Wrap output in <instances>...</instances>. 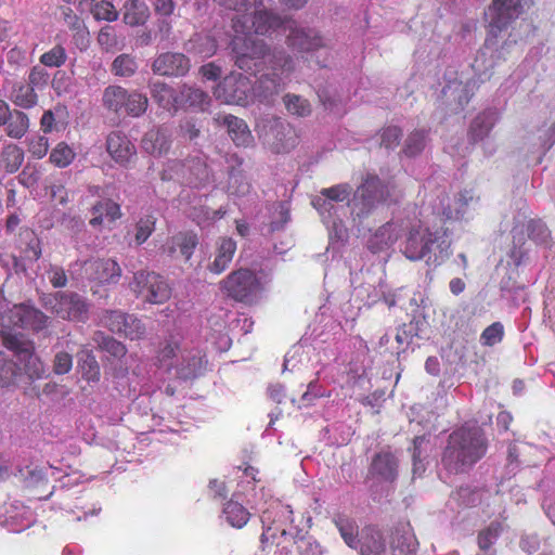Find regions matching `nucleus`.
Instances as JSON below:
<instances>
[{
  "label": "nucleus",
  "mask_w": 555,
  "mask_h": 555,
  "mask_svg": "<svg viewBox=\"0 0 555 555\" xmlns=\"http://www.w3.org/2000/svg\"><path fill=\"white\" fill-rule=\"evenodd\" d=\"M528 0H492L485 13L488 22L489 34L485 42L482 55L492 51L496 44L498 34L505 29L514 20L518 18L525 11Z\"/></svg>",
  "instance_id": "9d476101"
},
{
  "label": "nucleus",
  "mask_w": 555,
  "mask_h": 555,
  "mask_svg": "<svg viewBox=\"0 0 555 555\" xmlns=\"http://www.w3.org/2000/svg\"><path fill=\"white\" fill-rule=\"evenodd\" d=\"M198 244L197 235L191 231L179 232L163 246V251L170 257L181 256L189 260Z\"/></svg>",
  "instance_id": "4be33fe9"
},
{
  "label": "nucleus",
  "mask_w": 555,
  "mask_h": 555,
  "mask_svg": "<svg viewBox=\"0 0 555 555\" xmlns=\"http://www.w3.org/2000/svg\"><path fill=\"white\" fill-rule=\"evenodd\" d=\"M441 93L450 105H452L453 102L455 103V107L453 108L454 111L463 109L472 96L469 83H464L462 80H459L456 73L449 74Z\"/></svg>",
  "instance_id": "5701e85b"
},
{
  "label": "nucleus",
  "mask_w": 555,
  "mask_h": 555,
  "mask_svg": "<svg viewBox=\"0 0 555 555\" xmlns=\"http://www.w3.org/2000/svg\"><path fill=\"white\" fill-rule=\"evenodd\" d=\"M40 304L46 310L63 320L85 322L88 319L87 300L74 292L42 294Z\"/></svg>",
  "instance_id": "f8f14e48"
},
{
  "label": "nucleus",
  "mask_w": 555,
  "mask_h": 555,
  "mask_svg": "<svg viewBox=\"0 0 555 555\" xmlns=\"http://www.w3.org/2000/svg\"><path fill=\"white\" fill-rule=\"evenodd\" d=\"M180 106L188 105L204 111L209 104V96L201 89L183 86L179 94Z\"/></svg>",
  "instance_id": "49530a36"
},
{
  "label": "nucleus",
  "mask_w": 555,
  "mask_h": 555,
  "mask_svg": "<svg viewBox=\"0 0 555 555\" xmlns=\"http://www.w3.org/2000/svg\"><path fill=\"white\" fill-rule=\"evenodd\" d=\"M121 217L120 206L112 199H101L92 207L90 224L94 228L104 222L113 223Z\"/></svg>",
  "instance_id": "473e14b6"
},
{
  "label": "nucleus",
  "mask_w": 555,
  "mask_h": 555,
  "mask_svg": "<svg viewBox=\"0 0 555 555\" xmlns=\"http://www.w3.org/2000/svg\"><path fill=\"white\" fill-rule=\"evenodd\" d=\"M418 542L409 525L401 526L391 535L390 548L393 554L415 555Z\"/></svg>",
  "instance_id": "c756f323"
},
{
  "label": "nucleus",
  "mask_w": 555,
  "mask_h": 555,
  "mask_svg": "<svg viewBox=\"0 0 555 555\" xmlns=\"http://www.w3.org/2000/svg\"><path fill=\"white\" fill-rule=\"evenodd\" d=\"M26 145L28 153L36 159H42L49 151V139L47 134L35 132L27 137Z\"/></svg>",
  "instance_id": "5fc2aeb1"
},
{
  "label": "nucleus",
  "mask_w": 555,
  "mask_h": 555,
  "mask_svg": "<svg viewBox=\"0 0 555 555\" xmlns=\"http://www.w3.org/2000/svg\"><path fill=\"white\" fill-rule=\"evenodd\" d=\"M9 99L15 108L23 111L34 108L39 102L37 90L26 81L14 82Z\"/></svg>",
  "instance_id": "c85d7f7f"
},
{
  "label": "nucleus",
  "mask_w": 555,
  "mask_h": 555,
  "mask_svg": "<svg viewBox=\"0 0 555 555\" xmlns=\"http://www.w3.org/2000/svg\"><path fill=\"white\" fill-rule=\"evenodd\" d=\"M152 98L157 104L168 112H176L180 107L179 94L160 81H154L150 85Z\"/></svg>",
  "instance_id": "f704fd0d"
},
{
  "label": "nucleus",
  "mask_w": 555,
  "mask_h": 555,
  "mask_svg": "<svg viewBox=\"0 0 555 555\" xmlns=\"http://www.w3.org/2000/svg\"><path fill=\"white\" fill-rule=\"evenodd\" d=\"M3 345L7 349L12 350L20 361H26L25 371L31 377H40L41 375V363L31 351V346L28 343L23 341L15 335H8L3 337Z\"/></svg>",
  "instance_id": "aec40b11"
},
{
  "label": "nucleus",
  "mask_w": 555,
  "mask_h": 555,
  "mask_svg": "<svg viewBox=\"0 0 555 555\" xmlns=\"http://www.w3.org/2000/svg\"><path fill=\"white\" fill-rule=\"evenodd\" d=\"M429 444V440L426 436H417L413 440V475L421 476L425 472L424 460L426 457V451Z\"/></svg>",
  "instance_id": "603ef678"
},
{
  "label": "nucleus",
  "mask_w": 555,
  "mask_h": 555,
  "mask_svg": "<svg viewBox=\"0 0 555 555\" xmlns=\"http://www.w3.org/2000/svg\"><path fill=\"white\" fill-rule=\"evenodd\" d=\"M127 313L121 311H106L101 319L102 324L111 332L120 334L121 328L125 326Z\"/></svg>",
  "instance_id": "338daca9"
},
{
  "label": "nucleus",
  "mask_w": 555,
  "mask_h": 555,
  "mask_svg": "<svg viewBox=\"0 0 555 555\" xmlns=\"http://www.w3.org/2000/svg\"><path fill=\"white\" fill-rule=\"evenodd\" d=\"M156 218L153 215L141 217L134 225V242L142 245L155 230Z\"/></svg>",
  "instance_id": "6e6d98bb"
},
{
  "label": "nucleus",
  "mask_w": 555,
  "mask_h": 555,
  "mask_svg": "<svg viewBox=\"0 0 555 555\" xmlns=\"http://www.w3.org/2000/svg\"><path fill=\"white\" fill-rule=\"evenodd\" d=\"M179 350V341L170 336L159 348L156 356V365L165 371H170L175 366V359Z\"/></svg>",
  "instance_id": "a18cd8bd"
},
{
  "label": "nucleus",
  "mask_w": 555,
  "mask_h": 555,
  "mask_svg": "<svg viewBox=\"0 0 555 555\" xmlns=\"http://www.w3.org/2000/svg\"><path fill=\"white\" fill-rule=\"evenodd\" d=\"M79 7L81 11L89 9L96 21L114 22L118 18L117 10L106 0H80Z\"/></svg>",
  "instance_id": "a19ab883"
},
{
  "label": "nucleus",
  "mask_w": 555,
  "mask_h": 555,
  "mask_svg": "<svg viewBox=\"0 0 555 555\" xmlns=\"http://www.w3.org/2000/svg\"><path fill=\"white\" fill-rule=\"evenodd\" d=\"M504 336V327L502 323L494 322L483 330L480 335V344L483 346L492 347L499 344Z\"/></svg>",
  "instance_id": "e2e57ef3"
},
{
  "label": "nucleus",
  "mask_w": 555,
  "mask_h": 555,
  "mask_svg": "<svg viewBox=\"0 0 555 555\" xmlns=\"http://www.w3.org/2000/svg\"><path fill=\"white\" fill-rule=\"evenodd\" d=\"M49 80V73L42 66L35 65L30 68L26 82L33 86L37 91H42L47 88Z\"/></svg>",
  "instance_id": "0e129e2a"
},
{
  "label": "nucleus",
  "mask_w": 555,
  "mask_h": 555,
  "mask_svg": "<svg viewBox=\"0 0 555 555\" xmlns=\"http://www.w3.org/2000/svg\"><path fill=\"white\" fill-rule=\"evenodd\" d=\"M325 199L326 196L320 193L311 203L328 230L331 246L336 248V245L343 244L348 237L347 224L344 222V217H346L348 209L345 205Z\"/></svg>",
  "instance_id": "ddd939ff"
},
{
  "label": "nucleus",
  "mask_w": 555,
  "mask_h": 555,
  "mask_svg": "<svg viewBox=\"0 0 555 555\" xmlns=\"http://www.w3.org/2000/svg\"><path fill=\"white\" fill-rule=\"evenodd\" d=\"M206 361L199 353L186 358L177 367V374L182 379H191L202 374Z\"/></svg>",
  "instance_id": "de8ad7c7"
},
{
  "label": "nucleus",
  "mask_w": 555,
  "mask_h": 555,
  "mask_svg": "<svg viewBox=\"0 0 555 555\" xmlns=\"http://www.w3.org/2000/svg\"><path fill=\"white\" fill-rule=\"evenodd\" d=\"M73 367V356L66 351H59L54 356L53 372L57 375L68 373Z\"/></svg>",
  "instance_id": "774afa93"
},
{
  "label": "nucleus",
  "mask_w": 555,
  "mask_h": 555,
  "mask_svg": "<svg viewBox=\"0 0 555 555\" xmlns=\"http://www.w3.org/2000/svg\"><path fill=\"white\" fill-rule=\"evenodd\" d=\"M106 150L111 157L120 165L129 163L135 154L134 144L127 135L119 131H114L108 134Z\"/></svg>",
  "instance_id": "b1692460"
},
{
  "label": "nucleus",
  "mask_w": 555,
  "mask_h": 555,
  "mask_svg": "<svg viewBox=\"0 0 555 555\" xmlns=\"http://www.w3.org/2000/svg\"><path fill=\"white\" fill-rule=\"evenodd\" d=\"M24 162V151L15 143H7L0 152V167L7 172H16Z\"/></svg>",
  "instance_id": "79ce46f5"
},
{
  "label": "nucleus",
  "mask_w": 555,
  "mask_h": 555,
  "mask_svg": "<svg viewBox=\"0 0 555 555\" xmlns=\"http://www.w3.org/2000/svg\"><path fill=\"white\" fill-rule=\"evenodd\" d=\"M150 17V9L144 1L128 0L124 5V22L129 26L145 24Z\"/></svg>",
  "instance_id": "ea45409f"
},
{
  "label": "nucleus",
  "mask_w": 555,
  "mask_h": 555,
  "mask_svg": "<svg viewBox=\"0 0 555 555\" xmlns=\"http://www.w3.org/2000/svg\"><path fill=\"white\" fill-rule=\"evenodd\" d=\"M452 500L456 501L460 506L470 507L480 500V493L469 486L461 487L455 493H453Z\"/></svg>",
  "instance_id": "69168bd1"
},
{
  "label": "nucleus",
  "mask_w": 555,
  "mask_h": 555,
  "mask_svg": "<svg viewBox=\"0 0 555 555\" xmlns=\"http://www.w3.org/2000/svg\"><path fill=\"white\" fill-rule=\"evenodd\" d=\"M370 474L379 482H393L398 476V460L390 452H379L372 461Z\"/></svg>",
  "instance_id": "412c9836"
},
{
  "label": "nucleus",
  "mask_w": 555,
  "mask_h": 555,
  "mask_svg": "<svg viewBox=\"0 0 555 555\" xmlns=\"http://www.w3.org/2000/svg\"><path fill=\"white\" fill-rule=\"evenodd\" d=\"M333 522L345 543L351 548H358L360 538L356 520L344 514H337L333 517Z\"/></svg>",
  "instance_id": "4c0bfd02"
},
{
  "label": "nucleus",
  "mask_w": 555,
  "mask_h": 555,
  "mask_svg": "<svg viewBox=\"0 0 555 555\" xmlns=\"http://www.w3.org/2000/svg\"><path fill=\"white\" fill-rule=\"evenodd\" d=\"M236 251V242L231 237H222L217 242L215 258L208 270L215 274L222 273L231 263Z\"/></svg>",
  "instance_id": "7c9ffc66"
},
{
  "label": "nucleus",
  "mask_w": 555,
  "mask_h": 555,
  "mask_svg": "<svg viewBox=\"0 0 555 555\" xmlns=\"http://www.w3.org/2000/svg\"><path fill=\"white\" fill-rule=\"evenodd\" d=\"M222 125L227 126L228 132L236 146H249L254 138L247 124L233 115H223L217 118Z\"/></svg>",
  "instance_id": "bb28decb"
},
{
  "label": "nucleus",
  "mask_w": 555,
  "mask_h": 555,
  "mask_svg": "<svg viewBox=\"0 0 555 555\" xmlns=\"http://www.w3.org/2000/svg\"><path fill=\"white\" fill-rule=\"evenodd\" d=\"M78 367L85 380L88 383L99 382L100 366L92 351L83 349L78 353Z\"/></svg>",
  "instance_id": "c03bdc74"
},
{
  "label": "nucleus",
  "mask_w": 555,
  "mask_h": 555,
  "mask_svg": "<svg viewBox=\"0 0 555 555\" xmlns=\"http://www.w3.org/2000/svg\"><path fill=\"white\" fill-rule=\"evenodd\" d=\"M75 157L74 149L66 142H60L51 150L49 159L54 166L65 168L73 163Z\"/></svg>",
  "instance_id": "3c124183"
},
{
  "label": "nucleus",
  "mask_w": 555,
  "mask_h": 555,
  "mask_svg": "<svg viewBox=\"0 0 555 555\" xmlns=\"http://www.w3.org/2000/svg\"><path fill=\"white\" fill-rule=\"evenodd\" d=\"M499 120L496 109H486L475 117L469 128V138L473 142L481 141L488 137Z\"/></svg>",
  "instance_id": "2f4dec72"
},
{
  "label": "nucleus",
  "mask_w": 555,
  "mask_h": 555,
  "mask_svg": "<svg viewBox=\"0 0 555 555\" xmlns=\"http://www.w3.org/2000/svg\"><path fill=\"white\" fill-rule=\"evenodd\" d=\"M393 189L391 182L385 183L379 177L367 175L363 182L358 186L350 199L352 186L348 183H339L331 188L321 190V194L326 196L325 201L336 202L345 205L350 212L353 222L352 227H362V221L372 215L377 207L387 201Z\"/></svg>",
  "instance_id": "7ed1b4c3"
},
{
  "label": "nucleus",
  "mask_w": 555,
  "mask_h": 555,
  "mask_svg": "<svg viewBox=\"0 0 555 555\" xmlns=\"http://www.w3.org/2000/svg\"><path fill=\"white\" fill-rule=\"evenodd\" d=\"M138 69V63L134 56L130 54H120L112 63V73L118 77H131Z\"/></svg>",
  "instance_id": "864d4df0"
},
{
  "label": "nucleus",
  "mask_w": 555,
  "mask_h": 555,
  "mask_svg": "<svg viewBox=\"0 0 555 555\" xmlns=\"http://www.w3.org/2000/svg\"><path fill=\"white\" fill-rule=\"evenodd\" d=\"M487 447L482 429L466 424L449 436L441 464L450 474L464 473L483 457Z\"/></svg>",
  "instance_id": "423d86ee"
},
{
  "label": "nucleus",
  "mask_w": 555,
  "mask_h": 555,
  "mask_svg": "<svg viewBox=\"0 0 555 555\" xmlns=\"http://www.w3.org/2000/svg\"><path fill=\"white\" fill-rule=\"evenodd\" d=\"M33 521L31 511L20 502H13L0 507V526L9 531L21 532Z\"/></svg>",
  "instance_id": "a211bd4d"
},
{
  "label": "nucleus",
  "mask_w": 555,
  "mask_h": 555,
  "mask_svg": "<svg viewBox=\"0 0 555 555\" xmlns=\"http://www.w3.org/2000/svg\"><path fill=\"white\" fill-rule=\"evenodd\" d=\"M361 555H387L386 539L382 531L373 527L362 529L358 544Z\"/></svg>",
  "instance_id": "a878e982"
},
{
  "label": "nucleus",
  "mask_w": 555,
  "mask_h": 555,
  "mask_svg": "<svg viewBox=\"0 0 555 555\" xmlns=\"http://www.w3.org/2000/svg\"><path fill=\"white\" fill-rule=\"evenodd\" d=\"M427 133L425 130L413 131L405 140L403 153L409 157L418 155L426 146Z\"/></svg>",
  "instance_id": "4d7b16f0"
},
{
  "label": "nucleus",
  "mask_w": 555,
  "mask_h": 555,
  "mask_svg": "<svg viewBox=\"0 0 555 555\" xmlns=\"http://www.w3.org/2000/svg\"><path fill=\"white\" fill-rule=\"evenodd\" d=\"M190 54L197 55L202 59L212 56L217 51L216 40L207 34H195L184 47Z\"/></svg>",
  "instance_id": "e433bc0d"
},
{
  "label": "nucleus",
  "mask_w": 555,
  "mask_h": 555,
  "mask_svg": "<svg viewBox=\"0 0 555 555\" xmlns=\"http://www.w3.org/2000/svg\"><path fill=\"white\" fill-rule=\"evenodd\" d=\"M94 340L102 350L119 360V367H115V377H125L129 374L130 370L132 375L141 376L140 358L135 353L127 356V348L122 343L101 332L95 333Z\"/></svg>",
  "instance_id": "dca6fc26"
},
{
  "label": "nucleus",
  "mask_w": 555,
  "mask_h": 555,
  "mask_svg": "<svg viewBox=\"0 0 555 555\" xmlns=\"http://www.w3.org/2000/svg\"><path fill=\"white\" fill-rule=\"evenodd\" d=\"M130 288L150 304H163L169 299L171 289L166 280L155 273L139 271L134 274Z\"/></svg>",
  "instance_id": "2eb2a0df"
},
{
  "label": "nucleus",
  "mask_w": 555,
  "mask_h": 555,
  "mask_svg": "<svg viewBox=\"0 0 555 555\" xmlns=\"http://www.w3.org/2000/svg\"><path fill=\"white\" fill-rule=\"evenodd\" d=\"M227 164L229 167V188L233 193L245 194L249 190V184L244 181V177L240 170L236 169V166L240 167L242 165V159H238L237 156L232 155L231 158L227 159Z\"/></svg>",
  "instance_id": "09e8293b"
},
{
  "label": "nucleus",
  "mask_w": 555,
  "mask_h": 555,
  "mask_svg": "<svg viewBox=\"0 0 555 555\" xmlns=\"http://www.w3.org/2000/svg\"><path fill=\"white\" fill-rule=\"evenodd\" d=\"M171 145V133L167 128L150 130L142 139L143 150L154 156L167 153Z\"/></svg>",
  "instance_id": "cd10ccee"
},
{
  "label": "nucleus",
  "mask_w": 555,
  "mask_h": 555,
  "mask_svg": "<svg viewBox=\"0 0 555 555\" xmlns=\"http://www.w3.org/2000/svg\"><path fill=\"white\" fill-rule=\"evenodd\" d=\"M413 218V208L406 210L404 216H397L378 228L369 240V248L378 253L390 248L400 237L408 235Z\"/></svg>",
  "instance_id": "4468645a"
},
{
  "label": "nucleus",
  "mask_w": 555,
  "mask_h": 555,
  "mask_svg": "<svg viewBox=\"0 0 555 555\" xmlns=\"http://www.w3.org/2000/svg\"><path fill=\"white\" fill-rule=\"evenodd\" d=\"M528 236L538 245L547 246L550 231L540 220H530L527 224Z\"/></svg>",
  "instance_id": "680f3d73"
},
{
  "label": "nucleus",
  "mask_w": 555,
  "mask_h": 555,
  "mask_svg": "<svg viewBox=\"0 0 555 555\" xmlns=\"http://www.w3.org/2000/svg\"><path fill=\"white\" fill-rule=\"evenodd\" d=\"M257 65L251 61V69L246 70L251 75H257L266 68L258 80L251 86L249 79L242 74H231L217 85L214 89V95L217 100L225 104H246L249 93L253 91L255 96L267 100L278 93L284 86L285 80L289 78L294 70V60L284 51H274L267 53L263 46V52Z\"/></svg>",
  "instance_id": "f03ea898"
},
{
  "label": "nucleus",
  "mask_w": 555,
  "mask_h": 555,
  "mask_svg": "<svg viewBox=\"0 0 555 555\" xmlns=\"http://www.w3.org/2000/svg\"><path fill=\"white\" fill-rule=\"evenodd\" d=\"M128 94L129 96L126 99L122 114L131 117H140L147 109L149 100L146 95L137 90L128 91Z\"/></svg>",
  "instance_id": "8fccbe9b"
},
{
  "label": "nucleus",
  "mask_w": 555,
  "mask_h": 555,
  "mask_svg": "<svg viewBox=\"0 0 555 555\" xmlns=\"http://www.w3.org/2000/svg\"><path fill=\"white\" fill-rule=\"evenodd\" d=\"M275 140L271 143V147L275 153H287L297 145V135L295 130L286 125H279L274 130Z\"/></svg>",
  "instance_id": "37998d69"
},
{
  "label": "nucleus",
  "mask_w": 555,
  "mask_h": 555,
  "mask_svg": "<svg viewBox=\"0 0 555 555\" xmlns=\"http://www.w3.org/2000/svg\"><path fill=\"white\" fill-rule=\"evenodd\" d=\"M120 334L131 340L142 339L146 334V327L140 319L134 315L127 314V320L125 322V326L120 331Z\"/></svg>",
  "instance_id": "bf43d9fd"
},
{
  "label": "nucleus",
  "mask_w": 555,
  "mask_h": 555,
  "mask_svg": "<svg viewBox=\"0 0 555 555\" xmlns=\"http://www.w3.org/2000/svg\"><path fill=\"white\" fill-rule=\"evenodd\" d=\"M271 282V275L264 271L254 273L240 269L230 273L221 282L222 289L237 301L245 304L256 302Z\"/></svg>",
  "instance_id": "1a4fd4ad"
},
{
  "label": "nucleus",
  "mask_w": 555,
  "mask_h": 555,
  "mask_svg": "<svg viewBox=\"0 0 555 555\" xmlns=\"http://www.w3.org/2000/svg\"><path fill=\"white\" fill-rule=\"evenodd\" d=\"M311 518L304 516L298 521V525H295L294 528L296 530L297 535V551L299 555H321L322 551L320 545L312 540L311 537H306L307 529L310 527Z\"/></svg>",
  "instance_id": "c9c22d12"
},
{
  "label": "nucleus",
  "mask_w": 555,
  "mask_h": 555,
  "mask_svg": "<svg viewBox=\"0 0 555 555\" xmlns=\"http://www.w3.org/2000/svg\"><path fill=\"white\" fill-rule=\"evenodd\" d=\"M219 5L235 11L233 29L235 36L231 46L235 57V65L241 69H251L250 62L257 65L263 52V40L255 36V28L251 26L255 16L260 11H267L261 1L258 0H214Z\"/></svg>",
  "instance_id": "20e7f679"
},
{
  "label": "nucleus",
  "mask_w": 555,
  "mask_h": 555,
  "mask_svg": "<svg viewBox=\"0 0 555 555\" xmlns=\"http://www.w3.org/2000/svg\"><path fill=\"white\" fill-rule=\"evenodd\" d=\"M189 69L190 61L182 53H162L152 64L153 73L160 76H184Z\"/></svg>",
  "instance_id": "6ab92c4d"
},
{
  "label": "nucleus",
  "mask_w": 555,
  "mask_h": 555,
  "mask_svg": "<svg viewBox=\"0 0 555 555\" xmlns=\"http://www.w3.org/2000/svg\"><path fill=\"white\" fill-rule=\"evenodd\" d=\"M66 60V51L61 44L54 46L51 50L44 52L39 59L40 63L47 67H61L65 64Z\"/></svg>",
  "instance_id": "052dcab7"
},
{
  "label": "nucleus",
  "mask_w": 555,
  "mask_h": 555,
  "mask_svg": "<svg viewBox=\"0 0 555 555\" xmlns=\"http://www.w3.org/2000/svg\"><path fill=\"white\" fill-rule=\"evenodd\" d=\"M283 100L286 109L293 115L305 117L311 113L310 103L300 95L288 93L284 96Z\"/></svg>",
  "instance_id": "13d9d810"
},
{
  "label": "nucleus",
  "mask_w": 555,
  "mask_h": 555,
  "mask_svg": "<svg viewBox=\"0 0 555 555\" xmlns=\"http://www.w3.org/2000/svg\"><path fill=\"white\" fill-rule=\"evenodd\" d=\"M479 205V197L472 190H463L451 199L444 188L435 189L423 202L413 218L400 250L411 261H424L438 268L452 255V232L446 221H467Z\"/></svg>",
  "instance_id": "f257e3e1"
},
{
  "label": "nucleus",
  "mask_w": 555,
  "mask_h": 555,
  "mask_svg": "<svg viewBox=\"0 0 555 555\" xmlns=\"http://www.w3.org/2000/svg\"><path fill=\"white\" fill-rule=\"evenodd\" d=\"M128 91L116 85L106 87L102 95L103 106L115 114H122L126 99L129 96Z\"/></svg>",
  "instance_id": "58836bf2"
},
{
  "label": "nucleus",
  "mask_w": 555,
  "mask_h": 555,
  "mask_svg": "<svg viewBox=\"0 0 555 555\" xmlns=\"http://www.w3.org/2000/svg\"><path fill=\"white\" fill-rule=\"evenodd\" d=\"M163 180H177L191 186H201L215 180L204 156L197 154L184 162L168 160L162 172Z\"/></svg>",
  "instance_id": "9b49d317"
},
{
  "label": "nucleus",
  "mask_w": 555,
  "mask_h": 555,
  "mask_svg": "<svg viewBox=\"0 0 555 555\" xmlns=\"http://www.w3.org/2000/svg\"><path fill=\"white\" fill-rule=\"evenodd\" d=\"M258 470L251 466H248L243 472L242 480L238 485V489L234 492L233 498L228 501L222 508L221 518L224 519L233 528H243L249 520L250 513L248 509L238 502L242 495L246 496V503L254 509L249 500H258L262 503L263 507L269 506V501L274 500L264 487H260L257 490L256 476ZM255 511H257L255 508Z\"/></svg>",
  "instance_id": "6e6552de"
},
{
  "label": "nucleus",
  "mask_w": 555,
  "mask_h": 555,
  "mask_svg": "<svg viewBox=\"0 0 555 555\" xmlns=\"http://www.w3.org/2000/svg\"><path fill=\"white\" fill-rule=\"evenodd\" d=\"M249 503L261 514L260 543L262 551L275 546L274 555H291L294 546H297L294 526L298 525L294 518L292 506L279 500H270L268 507H263L262 503L256 499L249 500Z\"/></svg>",
  "instance_id": "39448f33"
},
{
  "label": "nucleus",
  "mask_w": 555,
  "mask_h": 555,
  "mask_svg": "<svg viewBox=\"0 0 555 555\" xmlns=\"http://www.w3.org/2000/svg\"><path fill=\"white\" fill-rule=\"evenodd\" d=\"M2 318L13 327L34 332H40L50 324V318L48 315L28 304L14 305Z\"/></svg>",
  "instance_id": "f3484780"
},
{
  "label": "nucleus",
  "mask_w": 555,
  "mask_h": 555,
  "mask_svg": "<svg viewBox=\"0 0 555 555\" xmlns=\"http://www.w3.org/2000/svg\"><path fill=\"white\" fill-rule=\"evenodd\" d=\"M86 272H90V278L100 283H115L120 278L121 269L113 259H96L86 262Z\"/></svg>",
  "instance_id": "393cba45"
},
{
  "label": "nucleus",
  "mask_w": 555,
  "mask_h": 555,
  "mask_svg": "<svg viewBox=\"0 0 555 555\" xmlns=\"http://www.w3.org/2000/svg\"><path fill=\"white\" fill-rule=\"evenodd\" d=\"M248 27L255 28V36L279 30L288 31L287 44L297 52H313L326 47L325 39L314 28L298 26L294 20L282 18L269 11L258 12Z\"/></svg>",
  "instance_id": "0eeeda50"
},
{
  "label": "nucleus",
  "mask_w": 555,
  "mask_h": 555,
  "mask_svg": "<svg viewBox=\"0 0 555 555\" xmlns=\"http://www.w3.org/2000/svg\"><path fill=\"white\" fill-rule=\"evenodd\" d=\"M5 134L14 140H21L26 135L30 128V118L23 109L13 108L7 122L1 126Z\"/></svg>",
  "instance_id": "72a5a7b5"
}]
</instances>
